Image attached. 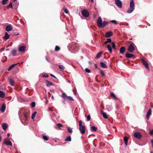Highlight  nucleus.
<instances>
[{"label": "nucleus", "mask_w": 153, "mask_h": 153, "mask_svg": "<svg viewBox=\"0 0 153 153\" xmlns=\"http://www.w3.org/2000/svg\"><path fill=\"white\" fill-rule=\"evenodd\" d=\"M108 22L107 21H104L103 22H102V19L100 16L98 17L97 23L98 26L100 27L103 28L108 24Z\"/></svg>", "instance_id": "nucleus-1"}, {"label": "nucleus", "mask_w": 153, "mask_h": 153, "mask_svg": "<svg viewBox=\"0 0 153 153\" xmlns=\"http://www.w3.org/2000/svg\"><path fill=\"white\" fill-rule=\"evenodd\" d=\"M79 130L82 134H84L85 132V126L82 125V121L79 120Z\"/></svg>", "instance_id": "nucleus-2"}, {"label": "nucleus", "mask_w": 153, "mask_h": 153, "mask_svg": "<svg viewBox=\"0 0 153 153\" xmlns=\"http://www.w3.org/2000/svg\"><path fill=\"white\" fill-rule=\"evenodd\" d=\"M134 4H133L131 3H130L129 8L127 11V13H130L133 12L134 9Z\"/></svg>", "instance_id": "nucleus-3"}, {"label": "nucleus", "mask_w": 153, "mask_h": 153, "mask_svg": "<svg viewBox=\"0 0 153 153\" xmlns=\"http://www.w3.org/2000/svg\"><path fill=\"white\" fill-rule=\"evenodd\" d=\"M135 46L134 44L132 43L130 45L128 48V51L131 53L134 50V46Z\"/></svg>", "instance_id": "nucleus-4"}, {"label": "nucleus", "mask_w": 153, "mask_h": 153, "mask_svg": "<svg viewBox=\"0 0 153 153\" xmlns=\"http://www.w3.org/2000/svg\"><path fill=\"white\" fill-rule=\"evenodd\" d=\"M115 4L119 8L122 7V3L120 0H115Z\"/></svg>", "instance_id": "nucleus-5"}, {"label": "nucleus", "mask_w": 153, "mask_h": 153, "mask_svg": "<svg viewBox=\"0 0 153 153\" xmlns=\"http://www.w3.org/2000/svg\"><path fill=\"white\" fill-rule=\"evenodd\" d=\"M82 15L85 17H87L89 15V13L87 10H83L82 12Z\"/></svg>", "instance_id": "nucleus-6"}, {"label": "nucleus", "mask_w": 153, "mask_h": 153, "mask_svg": "<svg viewBox=\"0 0 153 153\" xmlns=\"http://www.w3.org/2000/svg\"><path fill=\"white\" fill-rule=\"evenodd\" d=\"M134 137L139 139H140L142 137L141 133L139 132H135L134 133Z\"/></svg>", "instance_id": "nucleus-7"}, {"label": "nucleus", "mask_w": 153, "mask_h": 153, "mask_svg": "<svg viewBox=\"0 0 153 153\" xmlns=\"http://www.w3.org/2000/svg\"><path fill=\"white\" fill-rule=\"evenodd\" d=\"M26 49V47L25 46L23 45L20 46H19L18 50L19 52H24L25 51Z\"/></svg>", "instance_id": "nucleus-8"}, {"label": "nucleus", "mask_w": 153, "mask_h": 153, "mask_svg": "<svg viewBox=\"0 0 153 153\" xmlns=\"http://www.w3.org/2000/svg\"><path fill=\"white\" fill-rule=\"evenodd\" d=\"M141 62L143 65L145 66L146 68L149 70V65L148 63L144 59H142Z\"/></svg>", "instance_id": "nucleus-9"}, {"label": "nucleus", "mask_w": 153, "mask_h": 153, "mask_svg": "<svg viewBox=\"0 0 153 153\" xmlns=\"http://www.w3.org/2000/svg\"><path fill=\"white\" fill-rule=\"evenodd\" d=\"M113 35V33L111 31H109L107 32L105 35V36L106 38L110 37Z\"/></svg>", "instance_id": "nucleus-10"}, {"label": "nucleus", "mask_w": 153, "mask_h": 153, "mask_svg": "<svg viewBox=\"0 0 153 153\" xmlns=\"http://www.w3.org/2000/svg\"><path fill=\"white\" fill-rule=\"evenodd\" d=\"M12 25H7L6 27V30L8 31H10L12 29Z\"/></svg>", "instance_id": "nucleus-11"}, {"label": "nucleus", "mask_w": 153, "mask_h": 153, "mask_svg": "<svg viewBox=\"0 0 153 153\" xmlns=\"http://www.w3.org/2000/svg\"><path fill=\"white\" fill-rule=\"evenodd\" d=\"M101 114H102L103 117L105 119H107L108 118V116H107L106 114L103 111L101 110H100Z\"/></svg>", "instance_id": "nucleus-12"}, {"label": "nucleus", "mask_w": 153, "mask_h": 153, "mask_svg": "<svg viewBox=\"0 0 153 153\" xmlns=\"http://www.w3.org/2000/svg\"><path fill=\"white\" fill-rule=\"evenodd\" d=\"M151 114V109L149 108L148 112L147 113L146 115V117L147 118V119H149L150 116Z\"/></svg>", "instance_id": "nucleus-13"}, {"label": "nucleus", "mask_w": 153, "mask_h": 153, "mask_svg": "<svg viewBox=\"0 0 153 153\" xmlns=\"http://www.w3.org/2000/svg\"><path fill=\"white\" fill-rule=\"evenodd\" d=\"M10 37V35L8 34L7 32L5 33V35L4 37H3L2 38L5 39V40L8 39Z\"/></svg>", "instance_id": "nucleus-14"}, {"label": "nucleus", "mask_w": 153, "mask_h": 153, "mask_svg": "<svg viewBox=\"0 0 153 153\" xmlns=\"http://www.w3.org/2000/svg\"><path fill=\"white\" fill-rule=\"evenodd\" d=\"M3 143H4L7 146H12V143L10 141H5Z\"/></svg>", "instance_id": "nucleus-15"}, {"label": "nucleus", "mask_w": 153, "mask_h": 153, "mask_svg": "<svg viewBox=\"0 0 153 153\" xmlns=\"http://www.w3.org/2000/svg\"><path fill=\"white\" fill-rule=\"evenodd\" d=\"M2 127L3 129L5 130L8 127V125L6 123H3L2 125Z\"/></svg>", "instance_id": "nucleus-16"}, {"label": "nucleus", "mask_w": 153, "mask_h": 153, "mask_svg": "<svg viewBox=\"0 0 153 153\" xmlns=\"http://www.w3.org/2000/svg\"><path fill=\"white\" fill-rule=\"evenodd\" d=\"M125 48L124 47H122L120 49V53L121 54L125 52Z\"/></svg>", "instance_id": "nucleus-17"}, {"label": "nucleus", "mask_w": 153, "mask_h": 153, "mask_svg": "<svg viewBox=\"0 0 153 153\" xmlns=\"http://www.w3.org/2000/svg\"><path fill=\"white\" fill-rule=\"evenodd\" d=\"M18 64L19 63H17L11 65L8 69V71L10 70L11 69L14 68L16 65Z\"/></svg>", "instance_id": "nucleus-18"}, {"label": "nucleus", "mask_w": 153, "mask_h": 153, "mask_svg": "<svg viewBox=\"0 0 153 153\" xmlns=\"http://www.w3.org/2000/svg\"><path fill=\"white\" fill-rule=\"evenodd\" d=\"M108 50L110 53H111L112 52V50L111 47V45L109 44L107 45V46Z\"/></svg>", "instance_id": "nucleus-19"}, {"label": "nucleus", "mask_w": 153, "mask_h": 153, "mask_svg": "<svg viewBox=\"0 0 153 153\" xmlns=\"http://www.w3.org/2000/svg\"><path fill=\"white\" fill-rule=\"evenodd\" d=\"M134 55L132 54L128 53H126V56L127 58H130L132 57Z\"/></svg>", "instance_id": "nucleus-20"}, {"label": "nucleus", "mask_w": 153, "mask_h": 153, "mask_svg": "<svg viewBox=\"0 0 153 153\" xmlns=\"http://www.w3.org/2000/svg\"><path fill=\"white\" fill-rule=\"evenodd\" d=\"M5 95V93L3 91H0V97L1 98H3L4 97Z\"/></svg>", "instance_id": "nucleus-21"}, {"label": "nucleus", "mask_w": 153, "mask_h": 153, "mask_svg": "<svg viewBox=\"0 0 153 153\" xmlns=\"http://www.w3.org/2000/svg\"><path fill=\"white\" fill-rule=\"evenodd\" d=\"M100 65L101 67L103 68H107V65L102 62H100Z\"/></svg>", "instance_id": "nucleus-22"}, {"label": "nucleus", "mask_w": 153, "mask_h": 153, "mask_svg": "<svg viewBox=\"0 0 153 153\" xmlns=\"http://www.w3.org/2000/svg\"><path fill=\"white\" fill-rule=\"evenodd\" d=\"M6 106L5 105L3 104L1 106V110L2 112H3L5 110Z\"/></svg>", "instance_id": "nucleus-23"}, {"label": "nucleus", "mask_w": 153, "mask_h": 153, "mask_svg": "<svg viewBox=\"0 0 153 153\" xmlns=\"http://www.w3.org/2000/svg\"><path fill=\"white\" fill-rule=\"evenodd\" d=\"M46 82L47 83V84H46V86L47 87H49L51 85H53V83L52 82H50L48 81H47Z\"/></svg>", "instance_id": "nucleus-24"}, {"label": "nucleus", "mask_w": 153, "mask_h": 153, "mask_svg": "<svg viewBox=\"0 0 153 153\" xmlns=\"http://www.w3.org/2000/svg\"><path fill=\"white\" fill-rule=\"evenodd\" d=\"M102 52H99L97 54L96 56L95 57L96 59H97L100 58V57L101 56L102 54Z\"/></svg>", "instance_id": "nucleus-25"}, {"label": "nucleus", "mask_w": 153, "mask_h": 153, "mask_svg": "<svg viewBox=\"0 0 153 153\" xmlns=\"http://www.w3.org/2000/svg\"><path fill=\"white\" fill-rule=\"evenodd\" d=\"M112 108L111 106L110 105H107L106 109L108 111H110L111 110Z\"/></svg>", "instance_id": "nucleus-26"}, {"label": "nucleus", "mask_w": 153, "mask_h": 153, "mask_svg": "<svg viewBox=\"0 0 153 153\" xmlns=\"http://www.w3.org/2000/svg\"><path fill=\"white\" fill-rule=\"evenodd\" d=\"M125 142V144L126 146L127 145L128 143V138L127 137H125L123 138Z\"/></svg>", "instance_id": "nucleus-27"}, {"label": "nucleus", "mask_w": 153, "mask_h": 153, "mask_svg": "<svg viewBox=\"0 0 153 153\" xmlns=\"http://www.w3.org/2000/svg\"><path fill=\"white\" fill-rule=\"evenodd\" d=\"M12 54L13 56H16V51L14 50H13L11 51Z\"/></svg>", "instance_id": "nucleus-28"}, {"label": "nucleus", "mask_w": 153, "mask_h": 153, "mask_svg": "<svg viewBox=\"0 0 153 153\" xmlns=\"http://www.w3.org/2000/svg\"><path fill=\"white\" fill-rule=\"evenodd\" d=\"M9 82L11 85L12 86H13L14 85V82L12 79H9Z\"/></svg>", "instance_id": "nucleus-29"}, {"label": "nucleus", "mask_w": 153, "mask_h": 153, "mask_svg": "<svg viewBox=\"0 0 153 153\" xmlns=\"http://www.w3.org/2000/svg\"><path fill=\"white\" fill-rule=\"evenodd\" d=\"M71 136H69L65 139V140L66 141L70 142L71 141Z\"/></svg>", "instance_id": "nucleus-30"}, {"label": "nucleus", "mask_w": 153, "mask_h": 153, "mask_svg": "<svg viewBox=\"0 0 153 153\" xmlns=\"http://www.w3.org/2000/svg\"><path fill=\"white\" fill-rule=\"evenodd\" d=\"M111 42V39L110 38H108L107 39V41L104 42L105 44H107L108 43H110Z\"/></svg>", "instance_id": "nucleus-31"}, {"label": "nucleus", "mask_w": 153, "mask_h": 153, "mask_svg": "<svg viewBox=\"0 0 153 153\" xmlns=\"http://www.w3.org/2000/svg\"><path fill=\"white\" fill-rule=\"evenodd\" d=\"M36 112L35 111L32 114L31 116V118L33 120L34 118L36 116Z\"/></svg>", "instance_id": "nucleus-32"}, {"label": "nucleus", "mask_w": 153, "mask_h": 153, "mask_svg": "<svg viewBox=\"0 0 153 153\" xmlns=\"http://www.w3.org/2000/svg\"><path fill=\"white\" fill-rule=\"evenodd\" d=\"M111 46H112V48L113 49L115 50H116V48H115V46H116L114 42H112L111 43Z\"/></svg>", "instance_id": "nucleus-33"}, {"label": "nucleus", "mask_w": 153, "mask_h": 153, "mask_svg": "<svg viewBox=\"0 0 153 153\" xmlns=\"http://www.w3.org/2000/svg\"><path fill=\"white\" fill-rule=\"evenodd\" d=\"M111 96L114 99H117V97L114 93H111Z\"/></svg>", "instance_id": "nucleus-34"}, {"label": "nucleus", "mask_w": 153, "mask_h": 153, "mask_svg": "<svg viewBox=\"0 0 153 153\" xmlns=\"http://www.w3.org/2000/svg\"><path fill=\"white\" fill-rule=\"evenodd\" d=\"M67 128L68 132L71 133L73 132L72 128H71L68 127H67Z\"/></svg>", "instance_id": "nucleus-35"}, {"label": "nucleus", "mask_w": 153, "mask_h": 153, "mask_svg": "<svg viewBox=\"0 0 153 153\" xmlns=\"http://www.w3.org/2000/svg\"><path fill=\"white\" fill-rule=\"evenodd\" d=\"M62 126V125L60 123H58L56 125V127L59 129L61 128Z\"/></svg>", "instance_id": "nucleus-36"}, {"label": "nucleus", "mask_w": 153, "mask_h": 153, "mask_svg": "<svg viewBox=\"0 0 153 153\" xmlns=\"http://www.w3.org/2000/svg\"><path fill=\"white\" fill-rule=\"evenodd\" d=\"M91 129L94 131H95L97 130V128L95 126H92L91 127Z\"/></svg>", "instance_id": "nucleus-37"}, {"label": "nucleus", "mask_w": 153, "mask_h": 153, "mask_svg": "<svg viewBox=\"0 0 153 153\" xmlns=\"http://www.w3.org/2000/svg\"><path fill=\"white\" fill-rule=\"evenodd\" d=\"M110 22L112 23L115 25H117L118 24V23L115 20H112L110 21Z\"/></svg>", "instance_id": "nucleus-38"}, {"label": "nucleus", "mask_w": 153, "mask_h": 153, "mask_svg": "<svg viewBox=\"0 0 153 153\" xmlns=\"http://www.w3.org/2000/svg\"><path fill=\"white\" fill-rule=\"evenodd\" d=\"M61 97L62 98L65 99L67 97V96L65 93H62Z\"/></svg>", "instance_id": "nucleus-39"}, {"label": "nucleus", "mask_w": 153, "mask_h": 153, "mask_svg": "<svg viewBox=\"0 0 153 153\" xmlns=\"http://www.w3.org/2000/svg\"><path fill=\"white\" fill-rule=\"evenodd\" d=\"M55 51H59L60 50V48H59V47L58 46H56V47H55Z\"/></svg>", "instance_id": "nucleus-40"}, {"label": "nucleus", "mask_w": 153, "mask_h": 153, "mask_svg": "<svg viewBox=\"0 0 153 153\" xmlns=\"http://www.w3.org/2000/svg\"><path fill=\"white\" fill-rule=\"evenodd\" d=\"M59 68L62 70H64L65 69V67L62 65H59L58 66Z\"/></svg>", "instance_id": "nucleus-41"}, {"label": "nucleus", "mask_w": 153, "mask_h": 153, "mask_svg": "<svg viewBox=\"0 0 153 153\" xmlns=\"http://www.w3.org/2000/svg\"><path fill=\"white\" fill-rule=\"evenodd\" d=\"M7 7L8 8H11L12 9L13 8L12 6V3H10L7 6Z\"/></svg>", "instance_id": "nucleus-42"}, {"label": "nucleus", "mask_w": 153, "mask_h": 153, "mask_svg": "<svg viewBox=\"0 0 153 153\" xmlns=\"http://www.w3.org/2000/svg\"><path fill=\"white\" fill-rule=\"evenodd\" d=\"M35 103L34 102H33L31 103L30 104L32 108H33L35 107Z\"/></svg>", "instance_id": "nucleus-43"}, {"label": "nucleus", "mask_w": 153, "mask_h": 153, "mask_svg": "<svg viewBox=\"0 0 153 153\" xmlns=\"http://www.w3.org/2000/svg\"><path fill=\"white\" fill-rule=\"evenodd\" d=\"M43 139L47 141L48 140V137L45 136H44L43 137Z\"/></svg>", "instance_id": "nucleus-44"}, {"label": "nucleus", "mask_w": 153, "mask_h": 153, "mask_svg": "<svg viewBox=\"0 0 153 153\" xmlns=\"http://www.w3.org/2000/svg\"><path fill=\"white\" fill-rule=\"evenodd\" d=\"M85 71L88 73H90L91 72V71L88 68H86L85 69Z\"/></svg>", "instance_id": "nucleus-45"}, {"label": "nucleus", "mask_w": 153, "mask_h": 153, "mask_svg": "<svg viewBox=\"0 0 153 153\" xmlns=\"http://www.w3.org/2000/svg\"><path fill=\"white\" fill-rule=\"evenodd\" d=\"M87 120L88 121H89L91 120V117L89 115L87 116Z\"/></svg>", "instance_id": "nucleus-46"}, {"label": "nucleus", "mask_w": 153, "mask_h": 153, "mask_svg": "<svg viewBox=\"0 0 153 153\" xmlns=\"http://www.w3.org/2000/svg\"><path fill=\"white\" fill-rule=\"evenodd\" d=\"M8 0H2V4L3 5H4L6 4V2Z\"/></svg>", "instance_id": "nucleus-47"}, {"label": "nucleus", "mask_w": 153, "mask_h": 153, "mask_svg": "<svg viewBox=\"0 0 153 153\" xmlns=\"http://www.w3.org/2000/svg\"><path fill=\"white\" fill-rule=\"evenodd\" d=\"M100 74L102 76H103L105 75V74L103 71H100Z\"/></svg>", "instance_id": "nucleus-48"}, {"label": "nucleus", "mask_w": 153, "mask_h": 153, "mask_svg": "<svg viewBox=\"0 0 153 153\" xmlns=\"http://www.w3.org/2000/svg\"><path fill=\"white\" fill-rule=\"evenodd\" d=\"M68 98L69 100H71L73 101L74 100L73 98L70 96H68Z\"/></svg>", "instance_id": "nucleus-49"}, {"label": "nucleus", "mask_w": 153, "mask_h": 153, "mask_svg": "<svg viewBox=\"0 0 153 153\" xmlns=\"http://www.w3.org/2000/svg\"><path fill=\"white\" fill-rule=\"evenodd\" d=\"M64 12L66 13H68V9L66 8H65L64 9Z\"/></svg>", "instance_id": "nucleus-50"}, {"label": "nucleus", "mask_w": 153, "mask_h": 153, "mask_svg": "<svg viewBox=\"0 0 153 153\" xmlns=\"http://www.w3.org/2000/svg\"><path fill=\"white\" fill-rule=\"evenodd\" d=\"M149 134L150 135H153V130H152L149 132Z\"/></svg>", "instance_id": "nucleus-51"}, {"label": "nucleus", "mask_w": 153, "mask_h": 153, "mask_svg": "<svg viewBox=\"0 0 153 153\" xmlns=\"http://www.w3.org/2000/svg\"><path fill=\"white\" fill-rule=\"evenodd\" d=\"M18 5H19V4H18V3L17 2H16L14 4V6H15L17 7L18 6Z\"/></svg>", "instance_id": "nucleus-52"}, {"label": "nucleus", "mask_w": 153, "mask_h": 153, "mask_svg": "<svg viewBox=\"0 0 153 153\" xmlns=\"http://www.w3.org/2000/svg\"><path fill=\"white\" fill-rule=\"evenodd\" d=\"M134 0H130V3H133V4H134Z\"/></svg>", "instance_id": "nucleus-53"}, {"label": "nucleus", "mask_w": 153, "mask_h": 153, "mask_svg": "<svg viewBox=\"0 0 153 153\" xmlns=\"http://www.w3.org/2000/svg\"><path fill=\"white\" fill-rule=\"evenodd\" d=\"M24 115L25 118H27V116L26 114L25 113L24 114Z\"/></svg>", "instance_id": "nucleus-54"}, {"label": "nucleus", "mask_w": 153, "mask_h": 153, "mask_svg": "<svg viewBox=\"0 0 153 153\" xmlns=\"http://www.w3.org/2000/svg\"><path fill=\"white\" fill-rule=\"evenodd\" d=\"M51 76L53 78H56V77H55V76H54L53 74H51Z\"/></svg>", "instance_id": "nucleus-55"}, {"label": "nucleus", "mask_w": 153, "mask_h": 153, "mask_svg": "<svg viewBox=\"0 0 153 153\" xmlns=\"http://www.w3.org/2000/svg\"><path fill=\"white\" fill-rule=\"evenodd\" d=\"M50 91L51 92H52V93H54V90H53V89H52V90H50Z\"/></svg>", "instance_id": "nucleus-56"}, {"label": "nucleus", "mask_w": 153, "mask_h": 153, "mask_svg": "<svg viewBox=\"0 0 153 153\" xmlns=\"http://www.w3.org/2000/svg\"><path fill=\"white\" fill-rule=\"evenodd\" d=\"M151 142H152V146H153V140H151Z\"/></svg>", "instance_id": "nucleus-57"}, {"label": "nucleus", "mask_w": 153, "mask_h": 153, "mask_svg": "<svg viewBox=\"0 0 153 153\" xmlns=\"http://www.w3.org/2000/svg\"><path fill=\"white\" fill-rule=\"evenodd\" d=\"M48 77V75H47L46 76H43V77L44 78V77Z\"/></svg>", "instance_id": "nucleus-58"}, {"label": "nucleus", "mask_w": 153, "mask_h": 153, "mask_svg": "<svg viewBox=\"0 0 153 153\" xmlns=\"http://www.w3.org/2000/svg\"><path fill=\"white\" fill-rule=\"evenodd\" d=\"M46 60L48 61V62H49V61L48 60V58L47 57H46Z\"/></svg>", "instance_id": "nucleus-59"}, {"label": "nucleus", "mask_w": 153, "mask_h": 153, "mask_svg": "<svg viewBox=\"0 0 153 153\" xmlns=\"http://www.w3.org/2000/svg\"><path fill=\"white\" fill-rule=\"evenodd\" d=\"M46 101L45 103L46 104L48 103V99H46Z\"/></svg>", "instance_id": "nucleus-60"}, {"label": "nucleus", "mask_w": 153, "mask_h": 153, "mask_svg": "<svg viewBox=\"0 0 153 153\" xmlns=\"http://www.w3.org/2000/svg\"><path fill=\"white\" fill-rule=\"evenodd\" d=\"M51 98L53 100H54V97L53 96H52L51 97Z\"/></svg>", "instance_id": "nucleus-61"}, {"label": "nucleus", "mask_w": 153, "mask_h": 153, "mask_svg": "<svg viewBox=\"0 0 153 153\" xmlns=\"http://www.w3.org/2000/svg\"><path fill=\"white\" fill-rule=\"evenodd\" d=\"M10 136V134H9V133H8L7 134V136L8 137H9Z\"/></svg>", "instance_id": "nucleus-62"}, {"label": "nucleus", "mask_w": 153, "mask_h": 153, "mask_svg": "<svg viewBox=\"0 0 153 153\" xmlns=\"http://www.w3.org/2000/svg\"><path fill=\"white\" fill-rule=\"evenodd\" d=\"M63 103L64 104H65V101L64 100L62 101Z\"/></svg>", "instance_id": "nucleus-63"}, {"label": "nucleus", "mask_w": 153, "mask_h": 153, "mask_svg": "<svg viewBox=\"0 0 153 153\" xmlns=\"http://www.w3.org/2000/svg\"><path fill=\"white\" fill-rule=\"evenodd\" d=\"M91 2L92 3L94 2V0H91Z\"/></svg>", "instance_id": "nucleus-64"}]
</instances>
